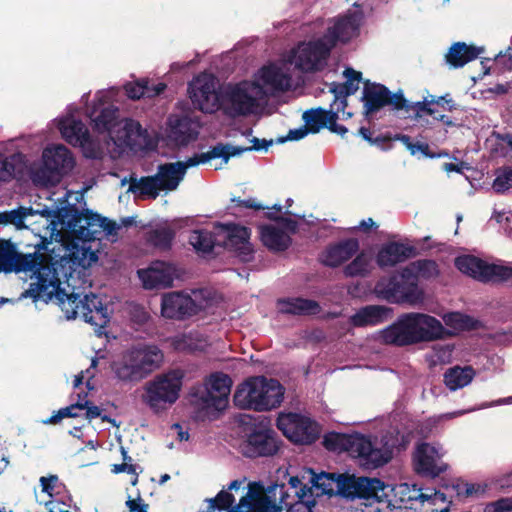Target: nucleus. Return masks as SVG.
<instances>
[{
	"instance_id": "f257e3e1",
	"label": "nucleus",
	"mask_w": 512,
	"mask_h": 512,
	"mask_svg": "<svg viewBox=\"0 0 512 512\" xmlns=\"http://www.w3.org/2000/svg\"><path fill=\"white\" fill-rule=\"evenodd\" d=\"M386 485L377 478L356 477L322 471V495H338L346 499H364L372 507L370 512H407L406 508L383 500Z\"/></svg>"
},
{
	"instance_id": "f03ea898",
	"label": "nucleus",
	"mask_w": 512,
	"mask_h": 512,
	"mask_svg": "<svg viewBox=\"0 0 512 512\" xmlns=\"http://www.w3.org/2000/svg\"><path fill=\"white\" fill-rule=\"evenodd\" d=\"M447 331L433 316L423 313H406L385 328L380 337L385 344L407 346L444 338Z\"/></svg>"
},
{
	"instance_id": "7ed1b4c3",
	"label": "nucleus",
	"mask_w": 512,
	"mask_h": 512,
	"mask_svg": "<svg viewBox=\"0 0 512 512\" xmlns=\"http://www.w3.org/2000/svg\"><path fill=\"white\" fill-rule=\"evenodd\" d=\"M349 455L357 464L366 470H374L389 463L393 458V452L400 445L399 433L389 430L384 434L350 436Z\"/></svg>"
},
{
	"instance_id": "20e7f679",
	"label": "nucleus",
	"mask_w": 512,
	"mask_h": 512,
	"mask_svg": "<svg viewBox=\"0 0 512 512\" xmlns=\"http://www.w3.org/2000/svg\"><path fill=\"white\" fill-rule=\"evenodd\" d=\"M283 396L284 388L278 380L255 376L237 387L233 402L240 409L269 411L280 406Z\"/></svg>"
},
{
	"instance_id": "39448f33",
	"label": "nucleus",
	"mask_w": 512,
	"mask_h": 512,
	"mask_svg": "<svg viewBox=\"0 0 512 512\" xmlns=\"http://www.w3.org/2000/svg\"><path fill=\"white\" fill-rule=\"evenodd\" d=\"M162 351L155 345L133 347L112 363L116 378L122 382H139L158 369L163 361Z\"/></svg>"
},
{
	"instance_id": "423d86ee",
	"label": "nucleus",
	"mask_w": 512,
	"mask_h": 512,
	"mask_svg": "<svg viewBox=\"0 0 512 512\" xmlns=\"http://www.w3.org/2000/svg\"><path fill=\"white\" fill-rule=\"evenodd\" d=\"M231 387L232 379L227 374L222 372L210 374L204 390L200 395L195 394L197 400L194 419L202 422L217 419L228 406Z\"/></svg>"
},
{
	"instance_id": "0eeeda50",
	"label": "nucleus",
	"mask_w": 512,
	"mask_h": 512,
	"mask_svg": "<svg viewBox=\"0 0 512 512\" xmlns=\"http://www.w3.org/2000/svg\"><path fill=\"white\" fill-rule=\"evenodd\" d=\"M343 74L346 77L345 83H332L329 86L327 96L331 101L330 109L328 111L322 109V128H328L331 132L340 135H344L347 129L336 121L351 115L345 112L346 97L354 94L361 82V73L352 68H347Z\"/></svg>"
},
{
	"instance_id": "6e6552de",
	"label": "nucleus",
	"mask_w": 512,
	"mask_h": 512,
	"mask_svg": "<svg viewBox=\"0 0 512 512\" xmlns=\"http://www.w3.org/2000/svg\"><path fill=\"white\" fill-rule=\"evenodd\" d=\"M12 271L31 272L35 276L36 282L30 283L29 288L21 295L24 298H31L34 302L53 283L51 282V273L54 271V265L51 263L49 255L38 252L33 254L17 253Z\"/></svg>"
},
{
	"instance_id": "1a4fd4ad",
	"label": "nucleus",
	"mask_w": 512,
	"mask_h": 512,
	"mask_svg": "<svg viewBox=\"0 0 512 512\" xmlns=\"http://www.w3.org/2000/svg\"><path fill=\"white\" fill-rule=\"evenodd\" d=\"M183 373L180 370H171L154 377L145 385L143 401L154 411L165 408L166 404H173L179 398L182 387Z\"/></svg>"
},
{
	"instance_id": "9d476101",
	"label": "nucleus",
	"mask_w": 512,
	"mask_h": 512,
	"mask_svg": "<svg viewBox=\"0 0 512 512\" xmlns=\"http://www.w3.org/2000/svg\"><path fill=\"white\" fill-rule=\"evenodd\" d=\"M362 99L366 115H372L386 105L392 106L395 110H404L406 113L412 112L416 118L420 117V110L427 109L426 103H410L404 98L402 91L392 95L388 88L381 84L367 82Z\"/></svg>"
},
{
	"instance_id": "9b49d317",
	"label": "nucleus",
	"mask_w": 512,
	"mask_h": 512,
	"mask_svg": "<svg viewBox=\"0 0 512 512\" xmlns=\"http://www.w3.org/2000/svg\"><path fill=\"white\" fill-rule=\"evenodd\" d=\"M59 223L66 225L78 240L90 242L101 234L102 216L90 210L81 212L75 205H68L56 212Z\"/></svg>"
},
{
	"instance_id": "f8f14e48",
	"label": "nucleus",
	"mask_w": 512,
	"mask_h": 512,
	"mask_svg": "<svg viewBox=\"0 0 512 512\" xmlns=\"http://www.w3.org/2000/svg\"><path fill=\"white\" fill-rule=\"evenodd\" d=\"M377 295L391 303H407L418 305L423 302V291L418 287L414 278H404L402 272L400 278L391 277L378 281L375 286Z\"/></svg>"
},
{
	"instance_id": "ddd939ff",
	"label": "nucleus",
	"mask_w": 512,
	"mask_h": 512,
	"mask_svg": "<svg viewBox=\"0 0 512 512\" xmlns=\"http://www.w3.org/2000/svg\"><path fill=\"white\" fill-rule=\"evenodd\" d=\"M281 444L282 441L273 428L255 425L242 442L240 449L247 458L270 457L277 454Z\"/></svg>"
},
{
	"instance_id": "4468645a",
	"label": "nucleus",
	"mask_w": 512,
	"mask_h": 512,
	"mask_svg": "<svg viewBox=\"0 0 512 512\" xmlns=\"http://www.w3.org/2000/svg\"><path fill=\"white\" fill-rule=\"evenodd\" d=\"M455 266L462 273L481 282H499L512 279V267L489 264L471 255L457 257Z\"/></svg>"
},
{
	"instance_id": "2eb2a0df",
	"label": "nucleus",
	"mask_w": 512,
	"mask_h": 512,
	"mask_svg": "<svg viewBox=\"0 0 512 512\" xmlns=\"http://www.w3.org/2000/svg\"><path fill=\"white\" fill-rule=\"evenodd\" d=\"M289 484L297 500L295 502L288 500V512H314L313 508L317 502L313 488L320 489V473L307 469L301 477H290Z\"/></svg>"
},
{
	"instance_id": "dca6fc26",
	"label": "nucleus",
	"mask_w": 512,
	"mask_h": 512,
	"mask_svg": "<svg viewBox=\"0 0 512 512\" xmlns=\"http://www.w3.org/2000/svg\"><path fill=\"white\" fill-rule=\"evenodd\" d=\"M277 427L295 444H311L319 436L317 424L298 413L281 414L277 419Z\"/></svg>"
},
{
	"instance_id": "f3484780",
	"label": "nucleus",
	"mask_w": 512,
	"mask_h": 512,
	"mask_svg": "<svg viewBox=\"0 0 512 512\" xmlns=\"http://www.w3.org/2000/svg\"><path fill=\"white\" fill-rule=\"evenodd\" d=\"M188 92L196 109L204 113H214L221 109L222 92L216 90L213 77H197L189 84Z\"/></svg>"
},
{
	"instance_id": "a211bd4d",
	"label": "nucleus",
	"mask_w": 512,
	"mask_h": 512,
	"mask_svg": "<svg viewBox=\"0 0 512 512\" xmlns=\"http://www.w3.org/2000/svg\"><path fill=\"white\" fill-rule=\"evenodd\" d=\"M65 313L68 319H75L81 314L85 322L98 328H104L109 322L107 307L94 293L86 294L83 298L79 296L72 310L65 308Z\"/></svg>"
},
{
	"instance_id": "6ab92c4d",
	"label": "nucleus",
	"mask_w": 512,
	"mask_h": 512,
	"mask_svg": "<svg viewBox=\"0 0 512 512\" xmlns=\"http://www.w3.org/2000/svg\"><path fill=\"white\" fill-rule=\"evenodd\" d=\"M256 104V99L242 83L229 85L222 92L221 109L229 117L247 116L253 112Z\"/></svg>"
},
{
	"instance_id": "aec40b11",
	"label": "nucleus",
	"mask_w": 512,
	"mask_h": 512,
	"mask_svg": "<svg viewBox=\"0 0 512 512\" xmlns=\"http://www.w3.org/2000/svg\"><path fill=\"white\" fill-rule=\"evenodd\" d=\"M445 450L441 445L421 443L414 455L415 469L418 473L436 477L448 469V464L442 458Z\"/></svg>"
},
{
	"instance_id": "412c9836",
	"label": "nucleus",
	"mask_w": 512,
	"mask_h": 512,
	"mask_svg": "<svg viewBox=\"0 0 512 512\" xmlns=\"http://www.w3.org/2000/svg\"><path fill=\"white\" fill-rule=\"evenodd\" d=\"M356 16L347 15L337 18L327 27L326 33L322 36V60L338 43H346L356 36L358 31Z\"/></svg>"
},
{
	"instance_id": "4be33fe9",
	"label": "nucleus",
	"mask_w": 512,
	"mask_h": 512,
	"mask_svg": "<svg viewBox=\"0 0 512 512\" xmlns=\"http://www.w3.org/2000/svg\"><path fill=\"white\" fill-rule=\"evenodd\" d=\"M225 232L224 247L236 254L242 262L254 259V249L250 240V230L247 227L230 223L222 226Z\"/></svg>"
},
{
	"instance_id": "5701e85b",
	"label": "nucleus",
	"mask_w": 512,
	"mask_h": 512,
	"mask_svg": "<svg viewBox=\"0 0 512 512\" xmlns=\"http://www.w3.org/2000/svg\"><path fill=\"white\" fill-rule=\"evenodd\" d=\"M75 166L71 151L64 145L45 148L43 151L42 173L56 176L57 180L70 173Z\"/></svg>"
},
{
	"instance_id": "b1692460",
	"label": "nucleus",
	"mask_w": 512,
	"mask_h": 512,
	"mask_svg": "<svg viewBox=\"0 0 512 512\" xmlns=\"http://www.w3.org/2000/svg\"><path fill=\"white\" fill-rule=\"evenodd\" d=\"M199 307L191 296L181 292L166 294L161 302V314L163 317L174 320H185L196 315Z\"/></svg>"
},
{
	"instance_id": "393cba45",
	"label": "nucleus",
	"mask_w": 512,
	"mask_h": 512,
	"mask_svg": "<svg viewBox=\"0 0 512 512\" xmlns=\"http://www.w3.org/2000/svg\"><path fill=\"white\" fill-rule=\"evenodd\" d=\"M288 62L303 72L318 70L320 63V39L299 44L297 48L291 51Z\"/></svg>"
},
{
	"instance_id": "a878e982",
	"label": "nucleus",
	"mask_w": 512,
	"mask_h": 512,
	"mask_svg": "<svg viewBox=\"0 0 512 512\" xmlns=\"http://www.w3.org/2000/svg\"><path fill=\"white\" fill-rule=\"evenodd\" d=\"M288 498L286 486L284 484H273L266 489V495L258 499L255 503H250L249 510L253 512H282L284 509L288 512Z\"/></svg>"
},
{
	"instance_id": "bb28decb",
	"label": "nucleus",
	"mask_w": 512,
	"mask_h": 512,
	"mask_svg": "<svg viewBox=\"0 0 512 512\" xmlns=\"http://www.w3.org/2000/svg\"><path fill=\"white\" fill-rule=\"evenodd\" d=\"M175 269L172 265L158 261L146 270H139L138 275L146 289L167 288L173 285Z\"/></svg>"
},
{
	"instance_id": "cd10ccee",
	"label": "nucleus",
	"mask_w": 512,
	"mask_h": 512,
	"mask_svg": "<svg viewBox=\"0 0 512 512\" xmlns=\"http://www.w3.org/2000/svg\"><path fill=\"white\" fill-rule=\"evenodd\" d=\"M414 252V248L408 244L390 241L378 250L376 263L382 269L394 267L413 257Z\"/></svg>"
},
{
	"instance_id": "c85d7f7f",
	"label": "nucleus",
	"mask_w": 512,
	"mask_h": 512,
	"mask_svg": "<svg viewBox=\"0 0 512 512\" xmlns=\"http://www.w3.org/2000/svg\"><path fill=\"white\" fill-rule=\"evenodd\" d=\"M238 155H241V150L232 148L230 144L217 143L209 151L194 154L185 161H177L176 164H179V169L185 176L187 169L190 167L204 164L216 158H221L224 163H227L231 157Z\"/></svg>"
},
{
	"instance_id": "c756f323",
	"label": "nucleus",
	"mask_w": 512,
	"mask_h": 512,
	"mask_svg": "<svg viewBox=\"0 0 512 512\" xmlns=\"http://www.w3.org/2000/svg\"><path fill=\"white\" fill-rule=\"evenodd\" d=\"M276 307L279 313L293 316H310L320 311L318 301L302 297L279 298Z\"/></svg>"
},
{
	"instance_id": "7c9ffc66",
	"label": "nucleus",
	"mask_w": 512,
	"mask_h": 512,
	"mask_svg": "<svg viewBox=\"0 0 512 512\" xmlns=\"http://www.w3.org/2000/svg\"><path fill=\"white\" fill-rule=\"evenodd\" d=\"M259 234L262 244L273 252L285 251L291 244V237L273 225L259 226Z\"/></svg>"
},
{
	"instance_id": "2f4dec72",
	"label": "nucleus",
	"mask_w": 512,
	"mask_h": 512,
	"mask_svg": "<svg viewBox=\"0 0 512 512\" xmlns=\"http://www.w3.org/2000/svg\"><path fill=\"white\" fill-rule=\"evenodd\" d=\"M59 130L62 137L73 146H83L90 139L89 131L81 120L63 119L59 123Z\"/></svg>"
},
{
	"instance_id": "473e14b6",
	"label": "nucleus",
	"mask_w": 512,
	"mask_h": 512,
	"mask_svg": "<svg viewBox=\"0 0 512 512\" xmlns=\"http://www.w3.org/2000/svg\"><path fill=\"white\" fill-rule=\"evenodd\" d=\"M259 73L264 85L275 92H285L291 88V76L275 64L263 66Z\"/></svg>"
},
{
	"instance_id": "72a5a7b5",
	"label": "nucleus",
	"mask_w": 512,
	"mask_h": 512,
	"mask_svg": "<svg viewBox=\"0 0 512 512\" xmlns=\"http://www.w3.org/2000/svg\"><path fill=\"white\" fill-rule=\"evenodd\" d=\"M359 250L357 239L350 238L330 247L327 251L325 263L337 267L349 260Z\"/></svg>"
},
{
	"instance_id": "f704fd0d",
	"label": "nucleus",
	"mask_w": 512,
	"mask_h": 512,
	"mask_svg": "<svg viewBox=\"0 0 512 512\" xmlns=\"http://www.w3.org/2000/svg\"><path fill=\"white\" fill-rule=\"evenodd\" d=\"M161 191H173L177 189L184 175L176 162L160 164L154 175Z\"/></svg>"
},
{
	"instance_id": "c9c22d12",
	"label": "nucleus",
	"mask_w": 512,
	"mask_h": 512,
	"mask_svg": "<svg viewBox=\"0 0 512 512\" xmlns=\"http://www.w3.org/2000/svg\"><path fill=\"white\" fill-rule=\"evenodd\" d=\"M482 52L483 48L468 46L463 42H457L450 47L446 55V60L452 67L458 68L476 59Z\"/></svg>"
},
{
	"instance_id": "e433bc0d",
	"label": "nucleus",
	"mask_w": 512,
	"mask_h": 512,
	"mask_svg": "<svg viewBox=\"0 0 512 512\" xmlns=\"http://www.w3.org/2000/svg\"><path fill=\"white\" fill-rule=\"evenodd\" d=\"M51 282H53L51 286H48L45 293L37 297V301L43 300L44 302L47 303L48 301L52 300L53 297H55L61 304H65V301H67V304L70 307L69 310H72V307L76 305L79 294H67L65 290L60 287V280L57 276L55 268L54 271H52L51 273Z\"/></svg>"
},
{
	"instance_id": "4c0bfd02",
	"label": "nucleus",
	"mask_w": 512,
	"mask_h": 512,
	"mask_svg": "<svg viewBox=\"0 0 512 512\" xmlns=\"http://www.w3.org/2000/svg\"><path fill=\"white\" fill-rule=\"evenodd\" d=\"M438 273L437 263L430 259L411 262L402 269V276L404 278H415L417 281L419 277L429 279L437 276Z\"/></svg>"
},
{
	"instance_id": "58836bf2",
	"label": "nucleus",
	"mask_w": 512,
	"mask_h": 512,
	"mask_svg": "<svg viewBox=\"0 0 512 512\" xmlns=\"http://www.w3.org/2000/svg\"><path fill=\"white\" fill-rule=\"evenodd\" d=\"M474 376L475 371L471 366H455L445 372L444 382L450 390L455 391L467 386Z\"/></svg>"
},
{
	"instance_id": "ea45409f",
	"label": "nucleus",
	"mask_w": 512,
	"mask_h": 512,
	"mask_svg": "<svg viewBox=\"0 0 512 512\" xmlns=\"http://www.w3.org/2000/svg\"><path fill=\"white\" fill-rule=\"evenodd\" d=\"M373 255L371 252H360L350 263H348L343 272L347 277H366L374 268Z\"/></svg>"
},
{
	"instance_id": "a19ab883",
	"label": "nucleus",
	"mask_w": 512,
	"mask_h": 512,
	"mask_svg": "<svg viewBox=\"0 0 512 512\" xmlns=\"http://www.w3.org/2000/svg\"><path fill=\"white\" fill-rule=\"evenodd\" d=\"M119 109L109 104L104 106L97 115L92 119L94 130L98 133L112 132L119 125L118 122Z\"/></svg>"
},
{
	"instance_id": "79ce46f5",
	"label": "nucleus",
	"mask_w": 512,
	"mask_h": 512,
	"mask_svg": "<svg viewBox=\"0 0 512 512\" xmlns=\"http://www.w3.org/2000/svg\"><path fill=\"white\" fill-rule=\"evenodd\" d=\"M387 313L388 309L384 306H366L352 317V322L356 326L378 324L386 318Z\"/></svg>"
},
{
	"instance_id": "37998d69",
	"label": "nucleus",
	"mask_w": 512,
	"mask_h": 512,
	"mask_svg": "<svg viewBox=\"0 0 512 512\" xmlns=\"http://www.w3.org/2000/svg\"><path fill=\"white\" fill-rule=\"evenodd\" d=\"M158 184L154 175L142 176L140 179L131 178L129 191L142 198L156 199L161 191Z\"/></svg>"
},
{
	"instance_id": "c03bdc74",
	"label": "nucleus",
	"mask_w": 512,
	"mask_h": 512,
	"mask_svg": "<svg viewBox=\"0 0 512 512\" xmlns=\"http://www.w3.org/2000/svg\"><path fill=\"white\" fill-rule=\"evenodd\" d=\"M174 238L175 231L168 226L151 229L146 233V242L161 251L169 250Z\"/></svg>"
},
{
	"instance_id": "a18cd8bd",
	"label": "nucleus",
	"mask_w": 512,
	"mask_h": 512,
	"mask_svg": "<svg viewBox=\"0 0 512 512\" xmlns=\"http://www.w3.org/2000/svg\"><path fill=\"white\" fill-rule=\"evenodd\" d=\"M206 344L203 335L197 331L183 334L174 340V346L177 350L188 352L202 351Z\"/></svg>"
},
{
	"instance_id": "49530a36",
	"label": "nucleus",
	"mask_w": 512,
	"mask_h": 512,
	"mask_svg": "<svg viewBox=\"0 0 512 512\" xmlns=\"http://www.w3.org/2000/svg\"><path fill=\"white\" fill-rule=\"evenodd\" d=\"M32 214V208L19 207L17 209L0 212V225L12 224L17 229L26 227L24 221L28 215Z\"/></svg>"
},
{
	"instance_id": "de8ad7c7",
	"label": "nucleus",
	"mask_w": 512,
	"mask_h": 512,
	"mask_svg": "<svg viewBox=\"0 0 512 512\" xmlns=\"http://www.w3.org/2000/svg\"><path fill=\"white\" fill-rule=\"evenodd\" d=\"M189 241L197 252L202 253H210L215 245L213 234L204 229L193 231Z\"/></svg>"
},
{
	"instance_id": "09e8293b",
	"label": "nucleus",
	"mask_w": 512,
	"mask_h": 512,
	"mask_svg": "<svg viewBox=\"0 0 512 512\" xmlns=\"http://www.w3.org/2000/svg\"><path fill=\"white\" fill-rule=\"evenodd\" d=\"M17 253L15 245L10 240L0 239V271L12 272Z\"/></svg>"
},
{
	"instance_id": "8fccbe9b",
	"label": "nucleus",
	"mask_w": 512,
	"mask_h": 512,
	"mask_svg": "<svg viewBox=\"0 0 512 512\" xmlns=\"http://www.w3.org/2000/svg\"><path fill=\"white\" fill-rule=\"evenodd\" d=\"M446 502L444 493L433 488H426L424 505H428L432 512H449V505Z\"/></svg>"
},
{
	"instance_id": "3c124183",
	"label": "nucleus",
	"mask_w": 512,
	"mask_h": 512,
	"mask_svg": "<svg viewBox=\"0 0 512 512\" xmlns=\"http://www.w3.org/2000/svg\"><path fill=\"white\" fill-rule=\"evenodd\" d=\"M263 495H266V490L262 484L258 482L250 483L248 492L245 496L240 498L239 503L235 506V509L242 510L245 508H250V503L257 502V500L262 498Z\"/></svg>"
},
{
	"instance_id": "603ef678",
	"label": "nucleus",
	"mask_w": 512,
	"mask_h": 512,
	"mask_svg": "<svg viewBox=\"0 0 512 512\" xmlns=\"http://www.w3.org/2000/svg\"><path fill=\"white\" fill-rule=\"evenodd\" d=\"M397 493L400 495L402 502L419 501L422 505H424V495L426 493V488L422 489L418 488L416 485L403 483L398 486Z\"/></svg>"
},
{
	"instance_id": "864d4df0",
	"label": "nucleus",
	"mask_w": 512,
	"mask_h": 512,
	"mask_svg": "<svg viewBox=\"0 0 512 512\" xmlns=\"http://www.w3.org/2000/svg\"><path fill=\"white\" fill-rule=\"evenodd\" d=\"M88 404H89V401L87 400L84 403L78 402L75 404H71L70 406L61 408L56 413H54L47 421H45V423L57 424L64 418L78 417L79 414L76 412V410H83Z\"/></svg>"
},
{
	"instance_id": "5fc2aeb1",
	"label": "nucleus",
	"mask_w": 512,
	"mask_h": 512,
	"mask_svg": "<svg viewBox=\"0 0 512 512\" xmlns=\"http://www.w3.org/2000/svg\"><path fill=\"white\" fill-rule=\"evenodd\" d=\"M417 103H426L425 107L427 109L420 110V114L423 112L427 113V114L433 116L435 119L443 121V122H445L446 116L443 114H437L436 110L434 108H432L431 105L437 104V105L444 106V104H447V105H449V108H448L449 110H451L453 107V105H450L452 103V100L446 99L445 96H441L438 98L431 96L430 99L425 98L423 101H418Z\"/></svg>"
},
{
	"instance_id": "6e6d98bb",
	"label": "nucleus",
	"mask_w": 512,
	"mask_h": 512,
	"mask_svg": "<svg viewBox=\"0 0 512 512\" xmlns=\"http://www.w3.org/2000/svg\"><path fill=\"white\" fill-rule=\"evenodd\" d=\"M348 440H350V436L340 434H328L324 437L322 445H324L328 450H346L349 453V444L347 443Z\"/></svg>"
},
{
	"instance_id": "4d7b16f0",
	"label": "nucleus",
	"mask_w": 512,
	"mask_h": 512,
	"mask_svg": "<svg viewBox=\"0 0 512 512\" xmlns=\"http://www.w3.org/2000/svg\"><path fill=\"white\" fill-rule=\"evenodd\" d=\"M512 188V166L500 170L493 182V189L497 193H503Z\"/></svg>"
},
{
	"instance_id": "13d9d810",
	"label": "nucleus",
	"mask_w": 512,
	"mask_h": 512,
	"mask_svg": "<svg viewBox=\"0 0 512 512\" xmlns=\"http://www.w3.org/2000/svg\"><path fill=\"white\" fill-rule=\"evenodd\" d=\"M142 126L132 119L126 120L123 126V135L119 136L125 143L130 144L132 140L142 135Z\"/></svg>"
},
{
	"instance_id": "bf43d9fd",
	"label": "nucleus",
	"mask_w": 512,
	"mask_h": 512,
	"mask_svg": "<svg viewBox=\"0 0 512 512\" xmlns=\"http://www.w3.org/2000/svg\"><path fill=\"white\" fill-rule=\"evenodd\" d=\"M304 127L309 129L310 133L320 132V107H316L303 113Z\"/></svg>"
},
{
	"instance_id": "052dcab7",
	"label": "nucleus",
	"mask_w": 512,
	"mask_h": 512,
	"mask_svg": "<svg viewBox=\"0 0 512 512\" xmlns=\"http://www.w3.org/2000/svg\"><path fill=\"white\" fill-rule=\"evenodd\" d=\"M443 320L446 325L451 326L456 330L466 329L470 322V319L467 316L458 312L446 314L443 317Z\"/></svg>"
},
{
	"instance_id": "680f3d73",
	"label": "nucleus",
	"mask_w": 512,
	"mask_h": 512,
	"mask_svg": "<svg viewBox=\"0 0 512 512\" xmlns=\"http://www.w3.org/2000/svg\"><path fill=\"white\" fill-rule=\"evenodd\" d=\"M485 486L480 483H468L462 482L457 485V493L458 495H462L465 497L471 496H480L484 494Z\"/></svg>"
},
{
	"instance_id": "e2e57ef3",
	"label": "nucleus",
	"mask_w": 512,
	"mask_h": 512,
	"mask_svg": "<svg viewBox=\"0 0 512 512\" xmlns=\"http://www.w3.org/2000/svg\"><path fill=\"white\" fill-rule=\"evenodd\" d=\"M125 92L127 96L132 100H138L145 97V86L142 85V80H138L134 83H127L125 86Z\"/></svg>"
},
{
	"instance_id": "0e129e2a",
	"label": "nucleus",
	"mask_w": 512,
	"mask_h": 512,
	"mask_svg": "<svg viewBox=\"0 0 512 512\" xmlns=\"http://www.w3.org/2000/svg\"><path fill=\"white\" fill-rule=\"evenodd\" d=\"M42 492L48 494L50 497L53 496V492L59 483V477L57 475H49L47 477L42 476L39 479Z\"/></svg>"
},
{
	"instance_id": "69168bd1",
	"label": "nucleus",
	"mask_w": 512,
	"mask_h": 512,
	"mask_svg": "<svg viewBox=\"0 0 512 512\" xmlns=\"http://www.w3.org/2000/svg\"><path fill=\"white\" fill-rule=\"evenodd\" d=\"M434 357L438 362L446 363L450 361L452 347L450 345H436L433 348Z\"/></svg>"
},
{
	"instance_id": "338daca9",
	"label": "nucleus",
	"mask_w": 512,
	"mask_h": 512,
	"mask_svg": "<svg viewBox=\"0 0 512 512\" xmlns=\"http://www.w3.org/2000/svg\"><path fill=\"white\" fill-rule=\"evenodd\" d=\"M490 509L491 512H512V496L493 502Z\"/></svg>"
},
{
	"instance_id": "774afa93",
	"label": "nucleus",
	"mask_w": 512,
	"mask_h": 512,
	"mask_svg": "<svg viewBox=\"0 0 512 512\" xmlns=\"http://www.w3.org/2000/svg\"><path fill=\"white\" fill-rule=\"evenodd\" d=\"M277 224L281 227L280 229L292 234H295L298 229V222L290 217L280 216Z\"/></svg>"
}]
</instances>
